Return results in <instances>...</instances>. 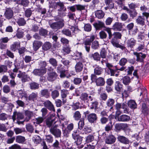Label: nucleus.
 Masks as SVG:
<instances>
[{
	"mask_svg": "<svg viewBox=\"0 0 149 149\" xmlns=\"http://www.w3.org/2000/svg\"><path fill=\"white\" fill-rule=\"evenodd\" d=\"M16 36L19 39L23 38L24 36V32L23 30H17Z\"/></svg>",
	"mask_w": 149,
	"mask_h": 149,
	"instance_id": "43",
	"label": "nucleus"
},
{
	"mask_svg": "<svg viewBox=\"0 0 149 149\" xmlns=\"http://www.w3.org/2000/svg\"><path fill=\"white\" fill-rule=\"evenodd\" d=\"M30 88L31 90L38 89L39 87V84L35 82H32L29 84Z\"/></svg>",
	"mask_w": 149,
	"mask_h": 149,
	"instance_id": "42",
	"label": "nucleus"
},
{
	"mask_svg": "<svg viewBox=\"0 0 149 149\" xmlns=\"http://www.w3.org/2000/svg\"><path fill=\"white\" fill-rule=\"evenodd\" d=\"M138 92L140 93V96L143 95L145 96L146 95V89L144 88H141L139 87L138 89Z\"/></svg>",
	"mask_w": 149,
	"mask_h": 149,
	"instance_id": "50",
	"label": "nucleus"
},
{
	"mask_svg": "<svg viewBox=\"0 0 149 149\" xmlns=\"http://www.w3.org/2000/svg\"><path fill=\"white\" fill-rule=\"evenodd\" d=\"M14 13L12 9L10 8L6 9L4 15L5 17L8 20H10V22L13 24H15V20L14 18Z\"/></svg>",
	"mask_w": 149,
	"mask_h": 149,
	"instance_id": "3",
	"label": "nucleus"
},
{
	"mask_svg": "<svg viewBox=\"0 0 149 149\" xmlns=\"http://www.w3.org/2000/svg\"><path fill=\"white\" fill-rule=\"evenodd\" d=\"M24 118V116L20 112L15 111L13 112L12 118L14 122L17 119V120H22Z\"/></svg>",
	"mask_w": 149,
	"mask_h": 149,
	"instance_id": "13",
	"label": "nucleus"
},
{
	"mask_svg": "<svg viewBox=\"0 0 149 149\" xmlns=\"http://www.w3.org/2000/svg\"><path fill=\"white\" fill-rule=\"evenodd\" d=\"M141 111L144 115H147L148 114V112L149 111V109L147 107L145 103H143L142 104Z\"/></svg>",
	"mask_w": 149,
	"mask_h": 149,
	"instance_id": "34",
	"label": "nucleus"
},
{
	"mask_svg": "<svg viewBox=\"0 0 149 149\" xmlns=\"http://www.w3.org/2000/svg\"><path fill=\"white\" fill-rule=\"evenodd\" d=\"M92 29V26L91 25L89 24H86L84 25V30L87 32L90 31Z\"/></svg>",
	"mask_w": 149,
	"mask_h": 149,
	"instance_id": "61",
	"label": "nucleus"
},
{
	"mask_svg": "<svg viewBox=\"0 0 149 149\" xmlns=\"http://www.w3.org/2000/svg\"><path fill=\"white\" fill-rule=\"evenodd\" d=\"M111 42L112 45L114 46L120 48L121 49L124 50V51H126L127 50L126 48L124 46L121 45L118 43L115 42L114 40L112 39Z\"/></svg>",
	"mask_w": 149,
	"mask_h": 149,
	"instance_id": "30",
	"label": "nucleus"
},
{
	"mask_svg": "<svg viewBox=\"0 0 149 149\" xmlns=\"http://www.w3.org/2000/svg\"><path fill=\"white\" fill-rule=\"evenodd\" d=\"M79 98L82 102L85 103L88 102L90 100L91 101L93 100V98L91 96L86 92L81 93Z\"/></svg>",
	"mask_w": 149,
	"mask_h": 149,
	"instance_id": "8",
	"label": "nucleus"
},
{
	"mask_svg": "<svg viewBox=\"0 0 149 149\" xmlns=\"http://www.w3.org/2000/svg\"><path fill=\"white\" fill-rule=\"evenodd\" d=\"M26 128L28 131L31 133L33 132L34 131V128L33 126L29 124L26 125Z\"/></svg>",
	"mask_w": 149,
	"mask_h": 149,
	"instance_id": "63",
	"label": "nucleus"
},
{
	"mask_svg": "<svg viewBox=\"0 0 149 149\" xmlns=\"http://www.w3.org/2000/svg\"><path fill=\"white\" fill-rule=\"evenodd\" d=\"M139 31V30L136 27L134 29L131 30L129 32V33L132 36H135Z\"/></svg>",
	"mask_w": 149,
	"mask_h": 149,
	"instance_id": "59",
	"label": "nucleus"
},
{
	"mask_svg": "<svg viewBox=\"0 0 149 149\" xmlns=\"http://www.w3.org/2000/svg\"><path fill=\"white\" fill-rule=\"evenodd\" d=\"M73 138L75 140V142L77 145H79L81 144L82 141V137H81L79 136L76 137L74 136Z\"/></svg>",
	"mask_w": 149,
	"mask_h": 149,
	"instance_id": "37",
	"label": "nucleus"
},
{
	"mask_svg": "<svg viewBox=\"0 0 149 149\" xmlns=\"http://www.w3.org/2000/svg\"><path fill=\"white\" fill-rule=\"evenodd\" d=\"M87 119L89 122L92 123L96 122L97 119V117L96 114L92 113L88 116Z\"/></svg>",
	"mask_w": 149,
	"mask_h": 149,
	"instance_id": "19",
	"label": "nucleus"
},
{
	"mask_svg": "<svg viewBox=\"0 0 149 149\" xmlns=\"http://www.w3.org/2000/svg\"><path fill=\"white\" fill-rule=\"evenodd\" d=\"M116 138L113 135H111L107 136L105 139V143L108 144H111L115 142Z\"/></svg>",
	"mask_w": 149,
	"mask_h": 149,
	"instance_id": "10",
	"label": "nucleus"
},
{
	"mask_svg": "<svg viewBox=\"0 0 149 149\" xmlns=\"http://www.w3.org/2000/svg\"><path fill=\"white\" fill-rule=\"evenodd\" d=\"M56 121L55 120V118L52 119L49 118L46 120V124L48 127L51 128L52 127L54 126L56 124Z\"/></svg>",
	"mask_w": 149,
	"mask_h": 149,
	"instance_id": "16",
	"label": "nucleus"
},
{
	"mask_svg": "<svg viewBox=\"0 0 149 149\" xmlns=\"http://www.w3.org/2000/svg\"><path fill=\"white\" fill-rule=\"evenodd\" d=\"M115 108L117 110L116 116L117 118L121 113H129V109L125 103H117L115 105Z\"/></svg>",
	"mask_w": 149,
	"mask_h": 149,
	"instance_id": "1",
	"label": "nucleus"
},
{
	"mask_svg": "<svg viewBox=\"0 0 149 149\" xmlns=\"http://www.w3.org/2000/svg\"><path fill=\"white\" fill-rule=\"evenodd\" d=\"M25 141V138L24 136H16V141L17 143H23Z\"/></svg>",
	"mask_w": 149,
	"mask_h": 149,
	"instance_id": "44",
	"label": "nucleus"
},
{
	"mask_svg": "<svg viewBox=\"0 0 149 149\" xmlns=\"http://www.w3.org/2000/svg\"><path fill=\"white\" fill-rule=\"evenodd\" d=\"M115 102V100L112 98H109L108 99L107 102L106 104L109 107H111L110 109H112L113 107L112 106L114 104Z\"/></svg>",
	"mask_w": 149,
	"mask_h": 149,
	"instance_id": "39",
	"label": "nucleus"
},
{
	"mask_svg": "<svg viewBox=\"0 0 149 149\" xmlns=\"http://www.w3.org/2000/svg\"><path fill=\"white\" fill-rule=\"evenodd\" d=\"M83 68V65L80 62L77 63L75 66V70L76 72H81Z\"/></svg>",
	"mask_w": 149,
	"mask_h": 149,
	"instance_id": "27",
	"label": "nucleus"
},
{
	"mask_svg": "<svg viewBox=\"0 0 149 149\" xmlns=\"http://www.w3.org/2000/svg\"><path fill=\"white\" fill-rule=\"evenodd\" d=\"M42 45V42L37 40H35L33 42V47L34 51H36Z\"/></svg>",
	"mask_w": 149,
	"mask_h": 149,
	"instance_id": "22",
	"label": "nucleus"
},
{
	"mask_svg": "<svg viewBox=\"0 0 149 149\" xmlns=\"http://www.w3.org/2000/svg\"><path fill=\"white\" fill-rule=\"evenodd\" d=\"M134 54L137 57L136 61H138L142 62L143 59L146 57L145 54H143L141 53H138L135 52L134 53Z\"/></svg>",
	"mask_w": 149,
	"mask_h": 149,
	"instance_id": "23",
	"label": "nucleus"
},
{
	"mask_svg": "<svg viewBox=\"0 0 149 149\" xmlns=\"http://www.w3.org/2000/svg\"><path fill=\"white\" fill-rule=\"evenodd\" d=\"M20 45L19 42H16L12 44L10 47V49L13 51L15 52L20 47Z\"/></svg>",
	"mask_w": 149,
	"mask_h": 149,
	"instance_id": "26",
	"label": "nucleus"
},
{
	"mask_svg": "<svg viewBox=\"0 0 149 149\" xmlns=\"http://www.w3.org/2000/svg\"><path fill=\"white\" fill-rule=\"evenodd\" d=\"M136 43V40L133 38H131L127 40V47L131 48L135 46Z\"/></svg>",
	"mask_w": 149,
	"mask_h": 149,
	"instance_id": "18",
	"label": "nucleus"
},
{
	"mask_svg": "<svg viewBox=\"0 0 149 149\" xmlns=\"http://www.w3.org/2000/svg\"><path fill=\"white\" fill-rule=\"evenodd\" d=\"M117 138L120 143L125 144H128L130 142L128 138L123 136L118 135Z\"/></svg>",
	"mask_w": 149,
	"mask_h": 149,
	"instance_id": "14",
	"label": "nucleus"
},
{
	"mask_svg": "<svg viewBox=\"0 0 149 149\" xmlns=\"http://www.w3.org/2000/svg\"><path fill=\"white\" fill-rule=\"evenodd\" d=\"M123 83L125 85H127L130 82V78L127 76H125L123 78Z\"/></svg>",
	"mask_w": 149,
	"mask_h": 149,
	"instance_id": "52",
	"label": "nucleus"
},
{
	"mask_svg": "<svg viewBox=\"0 0 149 149\" xmlns=\"http://www.w3.org/2000/svg\"><path fill=\"white\" fill-rule=\"evenodd\" d=\"M59 95V92L57 90H54L52 92L51 95L53 99H55L58 97Z\"/></svg>",
	"mask_w": 149,
	"mask_h": 149,
	"instance_id": "48",
	"label": "nucleus"
},
{
	"mask_svg": "<svg viewBox=\"0 0 149 149\" xmlns=\"http://www.w3.org/2000/svg\"><path fill=\"white\" fill-rule=\"evenodd\" d=\"M93 25L97 30L100 29L102 28L105 27L104 23L103 22L99 21L97 23H94Z\"/></svg>",
	"mask_w": 149,
	"mask_h": 149,
	"instance_id": "24",
	"label": "nucleus"
},
{
	"mask_svg": "<svg viewBox=\"0 0 149 149\" xmlns=\"http://www.w3.org/2000/svg\"><path fill=\"white\" fill-rule=\"evenodd\" d=\"M60 41L62 44L64 45L67 46L69 44V40L65 37L61 38Z\"/></svg>",
	"mask_w": 149,
	"mask_h": 149,
	"instance_id": "56",
	"label": "nucleus"
},
{
	"mask_svg": "<svg viewBox=\"0 0 149 149\" xmlns=\"http://www.w3.org/2000/svg\"><path fill=\"white\" fill-rule=\"evenodd\" d=\"M130 116L125 114L122 115L118 118V121L121 122H127L130 120Z\"/></svg>",
	"mask_w": 149,
	"mask_h": 149,
	"instance_id": "21",
	"label": "nucleus"
},
{
	"mask_svg": "<svg viewBox=\"0 0 149 149\" xmlns=\"http://www.w3.org/2000/svg\"><path fill=\"white\" fill-rule=\"evenodd\" d=\"M33 11L30 8L26 9L25 11V15L26 17H30L32 14Z\"/></svg>",
	"mask_w": 149,
	"mask_h": 149,
	"instance_id": "64",
	"label": "nucleus"
},
{
	"mask_svg": "<svg viewBox=\"0 0 149 149\" xmlns=\"http://www.w3.org/2000/svg\"><path fill=\"white\" fill-rule=\"evenodd\" d=\"M84 118H81L80 119V120L78 123V127L80 130L82 129L84 125Z\"/></svg>",
	"mask_w": 149,
	"mask_h": 149,
	"instance_id": "49",
	"label": "nucleus"
},
{
	"mask_svg": "<svg viewBox=\"0 0 149 149\" xmlns=\"http://www.w3.org/2000/svg\"><path fill=\"white\" fill-rule=\"evenodd\" d=\"M8 68L6 65H0V73L6 72Z\"/></svg>",
	"mask_w": 149,
	"mask_h": 149,
	"instance_id": "62",
	"label": "nucleus"
},
{
	"mask_svg": "<svg viewBox=\"0 0 149 149\" xmlns=\"http://www.w3.org/2000/svg\"><path fill=\"white\" fill-rule=\"evenodd\" d=\"M91 57H93L94 60L97 61H100L101 58L100 54L97 52H96L92 54Z\"/></svg>",
	"mask_w": 149,
	"mask_h": 149,
	"instance_id": "41",
	"label": "nucleus"
},
{
	"mask_svg": "<svg viewBox=\"0 0 149 149\" xmlns=\"http://www.w3.org/2000/svg\"><path fill=\"white\" fill-rule=\"evenodd\" d=\"M95 39L94 35L91 36L89 38H87L83 43V45L84 47L86 52L89 53L90 49V46L91 43Z\"/></svg>",
	"mask_w": 149,
	"mask_h": 149,
	"instance_id": "5",
	"label": "nucleus"
},
{
	"mask_svg": "<svg viewBox=\"0 0 149 149\" xmlns=\"http://www.w3.org/2000/svg\"><path fill=\"white\" fill-rule=\"evenodd\" d=\"M107 55V52L105 48H103L102 49L100 52V57L103 58H104L106 57Z\"/></svg>",
	"mask_w": 149,
	"mask_h": 149,
	"instance_id": "57",
	"label": "nucleus"
},
{
	"mask_svg": "<svg viewBox=\"0 0 149 149\" xmlns=\"http://www.w3.org/2000/svg\"><path fill=\"white\" fill-rule=\"evenodd\" d=\"M52 47V44L49 42H46L44 43L42 46V49L45 50L47 51L49 49Z\"/></svg>",
	"mask_w": 149,
	"mask_h": 149,
	"instance_id": "35",
	"label": "nucleus"
},
{
	"mask_svg": "<svg viewBox=\"0 0 149 149\" xmlns=\"http://www.w3.org/2000/svg\"><path fill=\"white\" fill-rule=\"evenodd\" d=\"M17 23L19 26H23L26 24V21L24 18H19L18 19Z\"/></svg>",
	"mask_w": 149,
	"mask_h": 149,
	"instance_id": "47",
	"label": "nucleus"
},
{
	"mask_svg": "<svg viewBox=\"0 0 149 149\" xmlns=\"http://www.w3.org/2000/svg\"><path fill=\"white\" fill-rule=\"evenodd\" d=\"M45 140L48 143H52L54 141V138L52 135H48L45 136Z\"/></svg>",
	"mask_w": 149,
	"mask_h": 149,
	"instance_id": "45",
	"label": "nucleus"
},
{
	"mask_svg": "<svg viewBox=\"0 0 149 149\" xmlns=\"http://www.w3.org/2000/svg\"><path fill=\"white\" fill-rule=\"evenodd\" d=\"M94 72L95 74L100 75L103 72V70L101 68L98 66L94 69Z\"/></svg>",
	"mask_w": 149,
	"mask_h": 149,
	"instance_id": "40",
	"label": "nucleus"
},
{
	"mask_svg": "<svg viewBox=\"0 0 149 149\" xmlns=\"http://www.w3.org/2000/svg\"><path fill=\"white\" fill-rule=\"evenodd\" d=\"M68 94L69 92L67 90L63 89L61 91V96L62 99H65Z\"/></svg>",
	"mask_w": 149,
	"mask_h": 149,
	"instance_id": "54",
	"label": "nucleus"
},
{
	"mask_svg": "<svg viewBox=\"0 0 149 149\" xmlns=\"http://www.w3.org/2000/svg\"><path fill=\"white\" fill-rule=\"evenodd\" d=\"M127 104L128 106L131 109H135L137 107V104L135 101L131 100L129 101Z\"/></svg>",
	"mask_w": 149,
	"mask_h": 149,
	"instance_id": "28",
	"label": "nucleus"
},
{
	"mask_svg": "<svg viewBox=\"0 0 149 149\" xmlns=\"http://www.w3.org/2000/svg\"><path fill=\"white\" fill-rule=\"evenodd\" d=\"M57 125L56 124L52 127L49 130V132L54 135L56 138L61 137V131L60 130L57 128Z\"/></svg>",
	"mask_w": 149,
	"mask_h": 149,
	"instance_id": "7",
	"label": "nucleus"
},
{
	"mask_svg": "<svg viewBox=\"0 0 149 149\" xmlns=\"http://www.w3.org/2000/svg\"><path fill=\"white\" fill-rule=\"evenodd\" d=\"M95 82L97 86H103L105 82L104 78L102 77H99L96 79Z\"/></svg>",
	"mask_w": 149,
	"mask_h": 149,
	"instance_id": "29",
	"label": "nucleus"
},
{
	"mask_svg": "<svg viewBox=\"0 0 149 149\" xmlns=\"http://www.w3.org/2000/svg\"><path fill=\"white\" fill-rule=\"evenodd\" d=\"M38 93H32L30 94L28 97V99L30 100L34 101L37 99L38 97Z\"/></svg>",
	"mask_w": 149,
	"mask_h": 149,
	"instance_id": "36",
	"label": "nucleus"
},
{
	"mask_svg": "<svg viewBox=\"0 0 149 149\" xmlns=\"http://www.w3.org/2000/svg\"><path fill=\"white\" fill-rule=\"evenodd\" d=\"M53 69L51 68H50L48 69L47 76V80L51 82H53L55 80L57 77L58 76V75L55 71H53Z\"/></svg>",
	"mask_w": 149,
	"mask_h": 149,
	"instance_id": "4",
	"label": "nucleus"
},
{
	"mask_svg": "<svg viewBox=\"0 0 149 149\" xmlns=\"http://www.w3.org/2000/svg\"><path fill=\"white\" fill-rule=\"evenodd\" d=\"M145 17L147 19L149 17V13L146 12H143L142 16H138L136 19V22L137 24L143 26L145 25V19L144 17Z\"/></svg>",
	"mask_w": 149,
	"mask_h": 149,
	"instance_id": "6",
	"label": "nucleus"
},
{
	"mask_svg": "<svg viewBox=\"0 0 149 149\" xmlns=\"http://www.w3.org/2000/svg\"><path fill=\"white\" fill-rule=\"evenodd\" d=\"M123 25L121 23L116 22L113 25L111 28L114 31H121Z\"/></svg>",
	"mask_w": 149,
	"mask_h": 149,
	"instance_id": "17",
	"label": "nucleus"
},
{
	"mask_svg": "<svg viewBox=\"0 0 149 149\" xmlns=\"http://www.w3.org/2000/svg\"><path fill=\"white\" fill-rule=\"evenodd\" d=\"M8 117V114L5 113H2L0 114V120L2 121L7 120Z\"/></svg>",
	"mask_w": 149,
	"mask_h": 149,
	"instance_id": "55",
	"label": "nucleus"
},
{
	"mask_svg": "<svg viewBox=\"0 0 149 149\" xmlns=\"http://www.w3.org/2000/svg\"><path fill=\"white\" fill-rule=\"evenodd\" d=\"M94 13L95 17L98 19L103 18L105 15L104 12L101 10H97L94 12Z\"/></svg>",
	"mask_w": 149,
	"mask_h": 149,
	"instance_id": "20",
	"label": "nucleus"
},
{
	"mask_svg": "<svg viewBox=\"0 0 149 149\" xmlns=\"http://www.w3.org/2000/svg\"><path fill=\"white\" fill-rule=\"evenodd\" d=\"M49 25L51 27L54 29H58L62 28L64 26V21L63 19L56 22L53 23Z\"/></svg>",
	"mask_w": 149,
	"mask_h": 149,
	"instance_id": "9",
	"label": "nucleus"
},
{
	"mask_svg": "<svg viewBox=\"0 0 149 149\" xmlns=\"http://www.w3.org/2000/svg\"><path fill=\"white\" fill-rule=\"evenodd\" d=\"M129 13L130 17L132 18H134V17H136L138 14L136 10H131Z\"/></svg>",
	"mask_w": 149,
	"mask_h": 149,
	"instance_id": "58",
	"label": "nucleus"
},
{
	"mask_svg": "<svg viewBox=\"0 0 149 149\" xmlns=\"http://www.w3.org/2000/svg\"><path fill=\"white\" fill-rule=\"evenodd\" d=\"M57 0H52L49 1L50 7L57 9L59 11H65L66 8H65L63 3L61 2H56Z\"/></svg>",
	"mask_w": 149,
	"mask_h": 149,
	"instance_id": "2",
	"label": "nucleus"
},
{
	"mask_svg": "<svg viewBox=\"0 0 149 149\" xmlns=\"http://www.w3.org/2000/svg\"><path fill=\"white\" fill-rule=\"evenodd\" d=\"M45 119V118L43 117H39L35 118V120L37 124H40L42 123Z\"/></svg>",
	"mask_w": 149,
	"mask_h": 149,
	"instance_id": "60",
	"label": "nucleus"
},
{
	"mask_svg": "<svg viewBox=\"0 0 149 149\" xmlns=\"http://www.w3.org/2000/svg\"><path fill=\"white\" fill-rule=\"evenodd\" d=\"M43 104L49 110L53 111H55L54 107L52 102L49 100H47Z\"/></svg>",
	"mask_w": 149,
	"mask_h": 149,
	"instance_id": "15",
	"label": "nucleus"
},
{
	"mask_svg": "<svg viewBox=\"0 0 149 149\" xmlns=\"http://www.w3.org/2000/svg\"><path fill=\"white\" fill-rule=\"evenodd\" d=\"M81 114L79 111H76L73 114V118L75 120L78 121L81 119Z\"/></svg>",
	"mask_w": 149,
	"mask_h": 149,
	"instance_id": "33",
	"label": "nucleus"
},
{
	"mask_svg": "<svg viewBox=\"0 0 149 149\" xmlns=\"http://www.w3.org/2000/svg\"><path fill=\"white\" fill-rule=\"evenodd\" d=\"M47 69L45 68H40L39 69H35L34 70L33 73L36 75L42 76L46 72Z\"/></svg>",
	"mask_w": 149,
	"mask_h": 149,
	"instance_id": "11",
	"label": "nucleus"
},
{
	"mask_svg": "<svg viewBox=\"0 0 149 149\" xmlns=\"http://www.w3.org/2000/svg\"><path fill=\"white\" fill-rule=\"evenodd\" d=\"M49 63L54 67H56L57 66V61L56 60L53 58L49 59Z\"/></svg>",
	"mask_w": 149,
	"mask_h": 149,
	"instance_id": "53",
	"label": "nucleus"
},
{
	"mask_svg": "<svg viewBox=\"0 0 149 149\" xmlns=\"http://www.w3.org/2000/svg\"><path fill=\"white\" fill-rule=\"evenodd\" d=\"M41 94L42 96L48 98L50 97L49 91L47 89H44L41 91Z\"/></svg>",
	"mask_w": 149,
	"mask_h": 149,
	"instance_id": "31",
	"label": "nucleus"
},
{
	"mask_svg": "<svg viewBox=\"0 0 149 149\" xmlns=\"http://www.w3.org/2000/svg\"><path fill=\"white\" fill-rule=\"evenodd\" d=\"M17 3L24 6L26 7L28 6L29 1L28 0H19L18 1Z\"/></svg>",
	"mask_w": 149,
	"mask_h": 149,
	"instance_id": "46",
	"label": "nucleus"
},
{
	"mask_svg": "<svg viewBox=\"0 0 149 149\" xmlns=\"http://www.w3.org/2000/svg\"><path fill=\"white\" fill-rule=\"evenodd\" d=\"M91 48L94 49L96 50L98 49L99 47V44L98 41L95 40L92 43Z\"/></svg>",
	"mask_w": 149,
	"mask_h": 149,
	"instance_id": "51",
	"label": "nucleus"
},
{
	"mask_svg": "<svg viewBox=\"0 0 149 149\" xmlns=\"http://www.w3.org/2000/svg\"><path fill=\"white\" fill-rule=\"evenodd\" d=\"M25 113L26 117L25 118L24 121L26 122L29 121L33 115V112L29 110L25 111Z\"/></svg>",
	"mask_w": 149,
	"mask_h": 149,
	"instance_id": "25",
	"label": "nucleus"
},
{
	"mask_svg": "<svg viewBox=\"0 0 149 149\" xmlns=\"http://www.w3.org/2000/svg\"><path fill=\"white\" fill-rule=\"evenodd\" d=\"M128 127L126 123H117L115 125V130L116 131H119L121 130H124Z\"/></svg>",
	"mask_w": 149,
	"mask_h": 149,
	"instance_id": "12",
	"label": "nucleus"
},
{
	"mask_svg": "<svg viewBox=\"0 0 149 149\" xmlns=\"http://www.w3.org/2000/svg\"><path fill=\"white\" fill-rule=\"evenodd\" d=\"M115 90L118 92H120L123 89V85L119 81H116L115 86Z\"/></svg>",
	"mask_w": 149,
	"mask_h": 149,
	"instance_id": "32",
	"label": "nucleus"
},
{
	"mask_svg": "<svg viewBox=\"0 0 149 149\" xmlns=\"http://www.w3.org/2000/svg\"><path fill=\"white\" fill-rule=\"evenodd\" d=\"M62 33L63 34L67 36L72 37L71 32L69 29H63L62 31Z\"/></svg>",
	"mask_w": 149,
	"mask_h": 149,
	"instance_id": "38",
	"label": "nucleus"
}]
</instances>
